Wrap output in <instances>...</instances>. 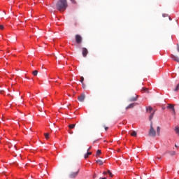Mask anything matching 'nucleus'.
<instances>
[{"label":"nucleus","mask_w":179,"mask_h":179,"mask_svg":"<svg viewBox=\"0 0 179 179\" xmlns=\"http://www.w3.org/2000/svg\"><path fill=\"white\" fill-rule=\"evenodd\" d=\"M56 8L57 10L59 12H62V10H66L68 8V2L66 0H59L56 3Z\"/></svg>","instance_id":"f257e3e1"},{"label":"nucleus","mask_w":179,"mask_h":179,"mask_svg":"<svg viewBox=\"0 0 179 179\" xmlns=\"http://www.w3.org/2000/svg\"><path fill=\"white\" fill-rule=\"evenodd\" d=\"M148 135L150 136H152L153 138H155V136H156V130H155V129L153 128V122H152L150 124V129Z\"/></svg>","instance_id":"f03ea898"},{"label":"nucleus","mask_w":179,"mask_h":179,"mask_svg":"<svg viewBox=\"0 0 179 179\" xmlns=\"http://www.w3.org/2000/svg\"><path fill=\"white\" fill-rule=\"evenodd\" d=\"M75 38H76V43H77V44H82L83 38L80 35L76 34L75 36Z\"/></svg>","instance_id":"7ed1b4c3"},{"label":"nucleus","mask_w":179,"mask_h":179,"mask_svg":"<svg viewBox=\"0 0 179 179\" xmlns=\"http://www.w3.org/2000/svg\"><path fill=\"white\" fill-rule=\"evenodd\" d=\"M78 174H79V169L76 172H71L69 174V178H76Z\"/></svg>","instance_id":"20e7f679"},{"label":"nucleus","mask_w":179,"mask_h":179,"mask_svg":"<svg viewBox=\"0 0 179 179\" xmlns=\"http://www.w3.org/2000/svg\"><path fill=\"white\" fill-rule=\"evenodd\" d=\"M82 54H83V57H84V58H86V57H87V54H89V51L87 50V49L86 48H82Z\"/></svg>","instance_id":"39448f33"},{"label":"nucleus","mask_w":179,"mask_h":179,"mask_svg":"<svg viewBox=\"0 0 179 179\" xmlns=\"http://www.w3.org/2000/svg\"><path fill=\"white\" fill-rule=\"evenodd\" d=\"M86 98V95L85 94H81L80 96L78 97V101L83 103L85 101V99Z\"/></svg>","instance_id":"423d86ee"},{"label":"nucleus","mask_w":179,"mask_h":179,"mask_svg":"<svg viewBox=\"0 0 179 179\" xmlns=\"http://www.w3.org/2000/svg\"><path fill=\"white\" fill-rule=\"evenodd\" d=\"M166 108H169V109L172 110L173 114H176V109L174 108V105L168 104Z\"/></svg>","instance_id":"0eeeda50"},{"label":"nucleus","mask_w":179,"mask_h":179,"mask_svg":"<svg viewBox=\"0 0 179 179\" xmlns=\"http://www.w3.org/2000/svg\"><path fill=\"white\" fill-rule=\"evenodd\" d=\"M135 106H138V103H130L128 106L126 107V110H128L129 108H134Z\"/></svg>","instance_id":"6e6552de"},{"label":"nucleus","mask_w":179,"mask_h":179,"mask_svg":"<svg viewBox=\"0 0 179 179\" xmlns=\"http://www.w3.org/2000/svg\"><path fill=\"white\" fill-rule=\"evenodd\" d=\"M136 100H138V95L129 99V101H136Z\"/></svg>","instance_id":"1a4fd4ad"},{"label":"nucleus","mask_w":179,"mask_h":179,"mask_svg":"<svg viewBox=\"0 0 179 179\" xmlns=\"http://www.w3.org/2000/svg\"><path fill=\"white\" fill-rule=\"evenodd\" d=\"M171 58L173 59V61H176V62H179V58L174 56L173 55H171Z\"/></svg>","instance_id":"9d476101"},{"label":"nucleus","mask_w":179,"mask_h":179,"mask_svg":"<svg viewBox=\"0 0 179 179\" xmlns=\"http://www.w3.org/2000/svg\"><path fill=\"white\" fill-rule=\"evenodd\" d=\"M141 92L142 93H149V90L146 87H143Z\"/></svg>","instance_id":"9b49d317"},{"label":"nucleus","mask_w":179,"mask_h":179,"mask_svg":"<svg viewBox=\"0 0 179 179\" xmlns=\"http://www.w3.org/2000/svg\"><path fill=\"white\" fill-rule=\"evenodd\" d=\"M90 155H92V152L87 151V153L84 155L85 159H87Z\"/></svg>","instance_id":"f8f14e48"},{"label":"nucleus","mask_w":179,"mask_h":179,"mask_svg":"<svg viewBox=\"0 0 179 179\" xmlns=\"http://www.w3.org/2000/svg\"><path fill=\"white\" fill-rule=\"evenodd\" d=\"M146 110L148 111V113H152L153 111V108L149 106L148 108H146Z\"/></svg>","instance_id":"ddd939ff"},{"label":"nucleus","mask_w":179,"mask_h":179,"mask_svg":"<svg viewBox=\"0 0 179 179\" xmlns=\"http://www.w3.org/2000/svg\"><path fill=\"white\" fill-rule=\"evenodd\" d=\"M174 131L176 132V134L179 136V127L178 126L175 127Z\"/></svg>","instance_id":"4468645a"},{"label":"nucleus","mask_w":179,"mask_h":179,"mask_svg":"<svg viewBox=\"0 0 179 179\" xmlns=\"http://www.w3.org/2000/svg\"><path fill=\"white\" fill-rule=\"evenodd\" d=\"M75 127H76V124H69V128L70 129H73L75 128Z\"/></svg>","instance_id":"2eb2a0df"},{"label":"nucleus","mask_w":179,"mask_h":179,"mask_svg":"<svg viewBox=\"0 0 179 179\" xmlns=\"http://www.w3.org/2000/svg\"><path fill=\"white\" fill-rule=\"evenodd\" d=\"M154 115H155V111L152 112V113H151V115H150V117H149L150 121H152V120H153V116H154Z\"/></svg>","instance_id":"dca6fc26"},{"label":"nucleus","mask_w":179,"mask_h":179,"mask_svg":"<svg viewBox=\"0 0 179 179\" xmlns=\"http://www.w3.org/2000/svg\"><path fill=\"white\" fill-rule=\"evenodd\" d=\"M96 162L99 164V166H103V161H101V159H98Z\"/></svg>","instance_id":"f3484780"},{"label":"nucleus","mask_w":179,"mask_h":179,"mask_svg":"<svg viewBox=\"0 0 179 179\" xmlns=\"http://www.w3.org/2000/svg\"><path fill=\"white\" fill-rule=\"evenodd\" d=\"M157 133L158 136H160V127H157Z\"/></svg>","instance_id":"a211bd4d"},{"label":"nucleus","mask_w":179,"mask_h":179,"mask_svg":"<svg viewBox=\"0 0 179 179\" xmlns=\"http://www.w3.org/2000/svg\"><path fill=\"white\" fill-rule=\"evenodd\" d=\"M130 135H131V136H136V131H131V132L130 133Z\"/></svg>","instance_id":"6ab92c4d"},{"label":"nucleus","mask_w":179,"mask_h":179,"mask_svg":"<svg viewBox=\"0 0 179 179\" xmlns=\"http://www.w3.org/2000/svg\"><path fill=\"white\" fill-rule=\"evenodd\" d=\"M32 73H33L34 76H37V74L38 73V71L35 70L33 71Z\"/></svg>","instance_id":"aec40b11"},{"label":"nucleus","mask_w":179,"mask_h":179,"mask_svg":"<svg viewBox=\"0 0 179 179\" xmlns=\"http://www.w3.org/2000/svg\"><path fill=\"white\" fill-rule=\"evenodd\" d=\"M178 90H179V83L177 85V86L174 89V92H178Z\"/></svg>","instance_id":"412c9836"},{"label":"nucleus","mask_w":179,"mask_h":179,"mask_svg":"<svg viewBox=\"0 0 179 179\" xmlns=\"http://www.w3.org/2000/svg\"><path fill=\"white\" fill-rule=\"evenodd\" d=\"M45 139H48V138H50V134L45 133Z\"/></svg>","instance_id":"4be33fe9"},{"label":"nucleus","mask_w":179,"mask_h":179,"mask_svg":"<svg viewBox=\"0 0 179 179\" xmlns=\"http://www.w3.org/2000/svg\"><path fill=\"white\" fill-rule=\"evenodd\" d=\"M99 155H101V150H98L97 151H96V157L97 156H99Z\"/></svg>","instance_id":"5701e85b"},{"label":"nucleus","mask_w":179,"mask_h":179,"mask_svg":"<svg viewBox=\"0 0 179 179\" xmlns=\"http://www.w3.org/2000/svg\"><path fill=\"white\" fill-rule=\"evenodd\" d=\"M166 153H169V155H171V156H174V155H176L175 152H166Z\"/></svg>","instance_id":"b1692460"},{"label":"nucleus","mask_w":179,"mask_h":179,"mask_svg":"<svg viewBox=\"0 0 179 179\" xmlns=\"http://www.w3.org/2000/svg\"><path fill=\"white\" fill-rule=\"evenodd\" d=\"M84 80H85V78H83V76L80 77V82H81V83H83Z\"/></svg>","instance_id":"393cba45"},{"label":"nucleus","mask_w":179,"mask_h":179,"mask_svg":"<svg viewBox=\"0 0 179 179\" xmlns=\"http://www.w3.org/2000/svg\"><path fill=\"white\" fill-rule=\"evenodd\" d=\"M3 25H0V29H1V30H3Z\"/></svg>","instance_id":"a878e982"},{"label":"nucleus","mask_w":179,"mask_h":179,"mask_svg":"<svg viewBox=\"0 0 179 179\" xmlns=\"http://www.w3.org/2000/svg\"><path fill=\"white\" fill-rule=\"evenodd\" d=\"M82 85H83V89H85V87H86V85H85V83H82Z\"/></svg>","instance_id":"bb28decb"},{"label":"nucleus","mask_w":179,"mask_h":179,"mask_svg":"<svg viewBox=\"0 0 179 179\" xmlns=\"http://www.w3.org/2000/svg\"><path fill=\"white\" fill-rule=\"evenodd\" d=\"M71 2H72L73 3H74V4L76 3V1H75V0H71Z\"/></svg>","instance_id":"cd10ccee"},{"label":"nucleus","mask_w":179,"mask_h":179,"mask_svg":"<svg viewBox=\"0 0 179 179\" xmlns=\"http://www.w3.org/2000/svg\"><path fill=\"white\" fill-rule=\"evenodd\" d=\"M177 50H178V52H179V45L177 44Z\"/></svg>","instance_id":"c85d7f7f"},{"label":"nucleus","mask_w":179,"mask_h":179,"mask_svg":"<svg viewBox=\"0 0 179 179\" xmlns=\"http://www.w3.org/2000/svg\"><path fill=\"white\" fill-rule=\"evenodd\" d=\"M90 149H92V146H90V147L87 149V152H89V150H90Z\"/></svg>","instance_id":"c756f323"},{"label":"nucleus","mask_w":179,"mask_h":179,"mask_svg":"<svg viewBox=\"0 0 179 179\" xmlns=\"http://www.w3.org/2000/svg\"><path fill=\"white\" fill-rule=\"evenodd\" d=\"M109 176H110V177H113V173L110 172V173H109Z\"/></svg>","instance_id":"7c9ffc66"},{"label":"nucleus","mask_w":179,"mask_h":179,"mask_svg":"<svg viewBox=\"0 0 179 179\" xmlns=\"http://www.w3.org/2000/svg\"><path fill=\"white\" fill-rule=\"evenodd\" d=\"M107 129H108V127H105V130L107 131Z\"/></svg>","instance_id":"2f4dec72"},{"label":"nucleus","mask_w":179,"mask_h":179,"mask_svg":"<svg viewBox=\"0 0 179 179\" xmlns=\"http://www.w3.org/2000/svg\"><path fill=\"white\" fill-rule=\"evenodd\" d=\"M69 134H71V135H72V134H73V131H69Z\"/></svg>","instance_id":"473e14b6"},{"label":"nucleus","mask_w":179,"mask_h":179,"mask_svg":"<svg viewBox=\"0 0 179 179\" xmlns=\"http://www.w3.org/2000/svg\"><path fill=\"white\" fill-rule=\"evenodd\" d=\"M110 173H111V171H110V170H108V173L110 174Z\"/></svg>","instance_id":"72a5a7b5"},{"label":"nucleus","mask_w":179,"mask_h":179,"mask_svg":"<svg viewBox=\"0 0 179 179\" xmlns=\"http://www.w3.org/2000/svg\"><path fill=\"white\" fill-rule=\"evenodd\" d=\"M103 174H107V172L103 171Z\"/></svg>","instance_id":"f704fd0d"},{"label":"nucleus","mask_w":179,"mask_h":179,"mask_svg":"<svg viewBox=\"0 0 179 179\" xmlns=\"http://www.w3.org/2000/svg\"><path fill=\"white\" fill-rule=\"evenodd\" d=\"M176 148H177V145H175Z\"/></svg>","instance_id":"c9c22d12"}]
</instances>
